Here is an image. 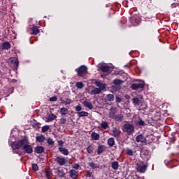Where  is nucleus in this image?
Here are the masks:
<instances>
[{
  "label": "nucleus",
  "instance_id": "obj_1",
  "mask_svg": "<svg viewBox=\"0 0 179 179\" xmlns=\"http://www.w3.org/2000/svg\"><path fill=\"white\" fill-rule=\"evenodd\" d=\"M24 143H26V140L21 139L17 142L13 143L11 144V146L13 150H16L17 149H23V146L24 145Z\"/></svg>",
  "mask_w": 179,
  "mask_h": 179
},
{
  "label": "nucleus",
  "instance_id": "obj_2",
  "mask_svg": "<svg viewBox=\"0 0 179 179\" xmlns=\"http://www.w3.org/2000/svg\"><path fill=\"white\" fill-rule=\"evenodd\" d=\"M57 171L56 174L59 178H64L65 175L68 173V169L66 168L59 167L55 169Z\"/></svg>",
  "mask_w": 179,
  "mask_h": 179
},
{
  "label": "nucleus",
  "instance_id": "obj_3",
  "mask_svg": "<svg viewBox=\"0 0 179 179\" xmlns=\"http://www.w3.org/2000/svg\"><path fill=\"white\" fill-rule=\"evenodd\" d=\"M123 131L127 134H134L135 132V126L128 123L125 124L123 125Z\"/></svg>",
  "mask_w": 179,
  "mask_h": 179
},
{
  "label": "nucleus",
  "instance_id": "obj_4",
  "mask_svg": "<svg viewBox=\"0 0 179 179\" xmlns=\"http://www.w3.org/2000/svg\"><path fill=\"white\" fill-rule=\"evenodd\" d=\"M77 73L78 76H80V77L85 76V75H87V67H86L85 66H80L77 69Z\"/></svg>",
  "mask_w": 179,
  "mask_h": 179
},
{
  "label": "nucleus",
  "instance_id": "obj_5",
  "mask_svg": "<svg viewBox=\"0 0 179 179\" xmlns=\"http://www.w3.org/2000/svg\"><path fill=\"white\" fill-rule=\"evenodd\" d=\"M55 162H56V163H57L59 166H65L68 160L66 159V158L63 157H56V158L55 159Z\"/></svg>",
  "mask_w": 179,
  "mask_h": 179
},
{
  "label": "nucleus",
  "instance_id": "obj_6",
  "mask_svg": "<svg viewBox=\"0 0 179 179\" xmlns=\"http://www.w3.org/2000/svg\"><path fill=\"white\" fill-rule=\"evenodd\" d=\"M22 150H24V153H27V155H31L33 153V147L25 143L24 146H22Z\"/></svg>",
  "mask_w": 179,
  "mask_h": 179
},
{
  "label": "nucleus",
  "instance_id": "obj_7",
  "mask_svg": "<svg viewBox=\"0 0 179 179\" xmlns=\"http://www.w3.org/2000/svg\"><path fill=\"white\" fill-rule=\"evenodd\" d=\"M146 169H148V166L139 163L136 164V170L138 173H145Z\"/></svg>",
  "mask_w": 179,
  "mask_h": 179
},
{
  "label": "nucleus",
  "instance_id": "obj_8",
  "mask_svg": "<svg viewBox=\"0 0 179 179\" xmlns=\"http://www.w3.org/2000/svg\"><path fill=\"white\" fill-rule=\"evenodd\" d=\"M143 87H145V83H139L137 84H132L131 85V88L132 89V90H138V89H143Z\"/></svg>",
  "mask_w": 179,
  "mask_h": 179
},
{
  "label": "nucleus",
  "instance_id": "obj_9",
  "mask_svg": "<svg viewBox=\"0 0 179 179\" xmlns=\"http://www.w3.org/2000/svg\"><path fill=\"white\" fill-rule=\"evenodd\" d=\"M142 100H143V96H141L139 98L134 97L132 99V103L134 106H141V104H142Z\"/></svg>",
  "mask_w": 179,
  "mask_h": 179
},
{
  "label": "nucleus",
  "instance_id": "obj_10",
  "mask_svg": "<svg viewBox=\"0 0 179 179\" xmlns=\"http://www.w3.org/2000/svg\"><path fill=\"white\" fill-rule=\"evenodd\" d=\"M136 142L139 143L141 142V143H146L148 141L146 140V138L143 136L142 134H139L136 137Z\"/></svg>",
  "mask_w": 179,
  "mask_h": 179
},
{
  "label": "nucleus",
  "instance_id": "obj_11",
  "mask_svg": "<svg viewBox=\"0 0 179 179\" xmlns=\"http://www.w3.org/2000/svg\"><path fill=\"white\" fill-rule=\"evenodd\" d=\"M99 69L106 73H110L111 72V67L106 65H102L99 67Z\"/></svg>",
  "mask_w": 179,
  "mask_h": 179
},
{
  "label": "nucleus",
  "instance_id": "obj_12",
  "mask_svg": "<svg viewBox=\"0 0 179 179\" xmlns=\"http://www.w3.org/2000/svg\"><path fill=\"white\" fill-rule=\"evenodd\" d=\"M70 177L73 179L78 178V176H79V173L76 171L75 169H71L69 171Z\"/></svg>",
  "mask_w": 179,
  "mask_h": 179
},
{
  "label": "nucleus",
  "instance_id": "obj_13",
  "mask_svg": "<svg viewBox=\"0 0 179 179\" xmlns=\"http://www.w3.org/2000/svg\"><path fill=\"white\" fill-rule=\"evenodd\" d=\"M121 135V131L120 129H117V128H113L112 130V136H114L115 138H119Z\"/></svg>",
  "mask_w": 179,
  "mask_h": 179
},
{
  "label": "nucleus",
  "instance_id": "obj_14",
  "mask_svg": "<svg viewBox=\"0 0 179 179\" xmlns=\"http://www.w3.org/2000/svg\"><path fill=\"white\" fill-rule=\"evenodd\" d=\"M95 85L96 86H97V87H99V89H100L102 92H104L106 90V84L102 83L99 81H96L95 82Z\"/></svg>",
  "mask_w": 179,
  "mask_h": 179
},
{
  "label": "nucleus",
  "instance_id": "obj_15",
  "mask_svg": "<svg viewBox=\"0 0 179 179\" xmlns=\"http://www.w3.org/2000/svg\"><path fill=\"white\" fill-rule=\"evenodd\" d=\"M106 150H107V147L106 145H99L97 149V155H101V153L106 152Z\"/></svg>",
  "mask_w": 179,
  "mask_h": 179
},
{
  "label": "nucleus",
  "instance_id": "obj_16",
  "mask_svg": "<svg viewBox=\"0 0 179 179\" xmlns=\"http://www.w3.org/2000/svg\"><path fill=\"white\" fill-rule=\"evenodd\" d=\"M116 115H115V109H114V108H111L109 110L108 117L111 118L112 120H114Z\"/></svg>",
  "mask_w": 179,
  "mask_h": 179
},
{
  "label": "nucleus",
  "instance_id": "obj_17",
  "mask_svg": "<svg viewBox=\"0 0 179 179\" xmlns=\"http://www.w3.org/2000/svg\"><path fill=\"white\" fill-rule=\"evenodd\" d=\"M10 62H12V64H13V65L15 68H17L19 66V59H17V58L10 57Z\"/></svg>",
  "mask_w": 179,
  "mask_h": 179
},
{
  "label": "nucleus",
  "instance_id": "obj_18",
  "mask_svg": "<svg viewBox=\"0 0 179 179\" xmlns=\"http://www.w3.org/2000/svg\"><path fill=\"white\" fill-rule=\"evenodd\" d=\"M111 93H115V92H118V90H121V85H112L110 87Z\"/></svg>",
  "mask_w": 179,
  "mask_h": 179
},
{
  "label": "nucleus",
  "instance_id": "obj_19",
  "mask_svg": "<svg viewBox=\"0 0 179 179\" xmlns=\"http://www.w3.org/2000/svg\"><path fill=\"white\" fill-rule=\"evenodd\" d=\"M36 142H39V143H43L44 141H45V136L43 134H41L39 136H37L36 137Z\"/></svg>",
  "mask_w": 179,
  "mask_h": 179
},
{
  "label": "nucleus",
  "instance_id": "obj_20",
  "mask_svg": "<svg viewBox=\"0 0 179 179\" xmlns=\"http://www.w3.org/2000/svg\"><path fill=\"white\" fill-rule=\"evenodd\" d=\"M55 118H57V115L52 113L46 117V122H51V121H54Z\"/></svg>",
  "mask_w": 179,
  "mask_h": 179
},
{
  "label": "nucleus",
  "instance_id": "obj_21",
  "mask_svg": "<svg viewBox=\"0 0 179 179\" xmlns=\"http://www.w3.org/2000/svg\"><path fill=\"white\" fill-rule=\"evenodd\" d=\"M83 104L87 108H89V110H93V104H92L90 102H89L87 101H85L83 102Z\"/></svg>",
  "mask_w": 179,
  "mask_h": 179
},
{
  "label": "nucleus",
  "instance_id": "obj_22",
  "mask_svg": "<svg viewBox=\"0 0 179 179\" xmlns=\"http://www.w3.org/2000/svg\"><path fill=\"white\" fill-rule=\"evenodd\" d=\"M59 150L62 155H64V156H68V155H69V150L65 148L60 147L59 148Z\"/></svg>",
  "mask_w": 179,
  "mask_h": 179
},
{
  "label": "nucleus",
  "instance_id": "obj_23",
  "mask_svg": "<svg viewBox=\"0 0 179 179\" xmlns=\"http://www.w3.org/2000/svg\"><path fill=\"white\" fill-rule=\"evenodd\" d=\"M122 83H124V80L118 78H116L113 81V84L115 86H120V85H122Z\"/></svg>",
  "mask_w": 179,
  "mask_h": 179
},
{
  "label": "nucleus",
  "instance_id": "obj_24",
  "mask_svg": "<svg viewBox=\"0 0 179 179\" xmlns=\"http://www.w3.org/2000/svg\"><path fill=\"white\" fill-rule=\"evenodd\" d=\"M1 47L3 50H10V43L6 41L2 43Z\"/></svg>",
  "mask_w": 179,
  "mask_h": 179
},
{
  "label": "nucleus",
  "instance_id": "obj_25",
  "mask_svg": "<svg viewBox=\"0 0 179 179\" xmlns=\"http://www.w3.org/2000/svg\"><path fill=\"white\" fill-rule=\"evenodd\" d=\"M44 147L43 146H36L35 148V152L36 153H38V154H40V153H44Z\"/></svg>",
  "mask_w": 179,
  "mask_h": 179
},
{
  "label": "nucleus",
  "instance_id": "obj_26",
  "mask_svg": "<svg viewBox=\"0 0 179 179\" xmlns=\"http://www.w3.org/2000/svg\"><path fill=\"white\" fill-rule=\"evenodd\" d=\"M103 92L102 90H100V88L95 87L94 90H92L90 92L91 94L95 95V94H100Z\"/></svg>",
  "mask_w": 179,
  "mask_h": 179
},
{
  "label": "nucleus",
  "instance_id": "obj_27",
  "mask_svg": "<svg viewBox=\"0 0 179 179\" xmlns=\"http://www.w3.org/2000/svg\"><path fill=\"white\" fill-rule=\"evenodd\" d=\"M91 138L94 140V141H99V139H100V134L96 133V132H92L91 134Z\"/></svg>",
  "mask_w": 179,
  "mask_h": 179
},
{
  "label": "nucleus",
  "instance_id": "obj_28",
  "mask_svg": "<svg viewBox=\"0 0 179 179\" xmlns=\"http://www.w3.org/2000/svg\"><path fill=\"white\" fill-rule=\"evenodd\" d=\"M111 167L113 170H118V167H120V164L117 161H114L111 162Z\"/></svg>",
  "mask_w": 179,
  "mask_h": 179
},
{
  "label": "nucleus",
  "instance_id": "obj_29",
  "mask_svg": "<svg viewBox=\"0 0 179 179\" xmlns=\"http://www.w3.org/2000/svg\"><path fill=\"white\" fill-rule=\"evenodd\" d=\"M114 94H108L106 95L105 100L106 101H114Z\"/></svg>",
  "mask_w": 179,
  "mask_h": 179
},
{
  "label": "nucleus",
  "instance_id": "obj_30",
  "mask_svg": "<svg viewBox=\"0 0 179 179\" xmlns=\"http://www.w3.org/2000/svg\"><path fill=\"white\" fill-rule=\"evenodd\" d=\"M108 145L110 148H113V146H114V145H115V140H114V138L111 137L108 139Z\"/></svg>",
  "mask_w": 179,
  "mask_h": 179
},
{
  "label": "nucleus",
  "instance_id": "obj_31",
  "mask_svg": "<svg viewBox=\"0 0 179 179\" xmlns=\"http://www.w3.org/2000/svg\"><path fill=\"white\" fill-rule=\"evenodd\" d=\"M77 115L79 117H88L89 115V113L86 112V111H81V112H78L77 113Z\"/></svg>",
  "mask_w": 179,
  "mask_h": 179
},
{
  "label": "nucleus",
  "instance_id": "obj_32",
  "mask_svg": "<svg viewBox=\"0 0 179 179\" xmlns=\"http://www.w3.org/2000/svg\"><path fill=\"white\" fill-rule=\"evenodd\" d=\"M115 121H117L118 122H121L124 120V115H116L115 117Z\"/></svg>",
  "mask_w": 179,
  "mask_h": 179
},
{
  "label": "nucleus",
  "instance_id": "obj_33",
  "mask_svg": "<svg viewBox=\"0 0 179 179\" xmlns=\"http://www.w3.org/2000/svg\"><path fill=\"white\" fill-rule=\"evenodd\" d=\"M45 173L46 178L48 179L52 178V171H51V170H46Z\"/></svg>",
  "mask_w": 179,
  "mask_h": 179
},
{
  "label": "nucleus",
  "instance_id": "obj_34",
  "mask_svg": "<svg viewBox=\"0 0 179 179\" xmlns=\"http://www.w3.org/2000/svg\"><path fill=\"white\" fill-rule=\"evenodd\" d=\"M32 34L37 35L40 33V29H38V27L37 26H34L31 29Z\"/></svg>",
  "mask_w": 179,
  "mask_h": 179
},
{
  "label": "nucleus",
  "instance_id": "obj_35",
  "mask_svg": "<svg viewBox=\"0 0 179 179\" xmlns=\"http://www.w3.org/2000/svg\"><path fill=\"white\" fill-rule=\"evenodd\" d=\"M60 114H61V115H66V114H68V108H62L60 109Z\"/></svg>",
  "mask_w": 179,
  "mask_h": 179
},
{
  "label": "nucleus",
  "instance_id": "obj_36",
  "mask_svg": "<svg viewBox=\"0 0 179 179\" xmlns=\"http://www.w3.org/2000/svg\"><path fill=\"white\" fill-rule=\"evenodd\" d=\"M101 128L103 129H107V128H108V123H107V122H102L101 123Z\"/></svg>",
  "mask_w": 179,
  "mask_h": 179
},
{
  "label": "nucleus",
  "instance_id": "obj_37",
  "mask_svg": "<svg viewBox=\"0 0 179 179\" xmlns=\"http://www.w3.org/2000/svg\"><path fill=\"white\" fill-rule=\"evenodd\" d=\"M93 150H94V148H93L92 145H90L87 146V153H89L90 155H92V153H93Z\"/></svg>",
  "mask_w": 179,
  "mask_h": 179
},
{
  "label": "nucleus",
  "instance_id": "obj_38",
  "mask_svg": "<svg viewBox=\"0 0 179 179\" xmlns=\"http://www.w3.org/2000/svg\"><path fill=\"white\" fill-rule=\"evenodd\" d=\"M76 86L77 89H83L85 85H83V83L78 82L76 83Z\"/></svg>",
  "mask_w": 179,
  "mask_h": 179
},
{
  "label": "nucleus",
  "instance_id": "obj_39",
  "mask_svg": "<svg viewBox=\"0 0 179 179\" xmlns=\"http://www.w3.org/2000/svg\"><path fill=\"white\" fill-rule=\"evenodd\" d=\"M62 103L66 106L68 104H71V103H72V100L70 99H66V100H62Z\"/></svg>",
  "mask_w": 179,
  "mask_h": 179
},
{
  "label": "nucleus",
  "instance_id": "obj_40",
  "mask_svg": "<svg viewBox=\"0 0 179 179\" xmlns=\"http://www.w3.org/2000/svg\"><path fill=\"white\" fill-rule=\"evenodd\" d=\"M88 164L92 169H99V166L94 162H89Z\"/></svg>",
  "mask_w": 179,
  "mask_h": 179
},
{
  "label": "nucleus",
  "instance_id": "obj_41",
  "mask_svg": "<svg viewBox=\"0 0 179 179\" xmlns=\"http://www.w3.org/2000/svg\"><path fill=\"white\" fill-rule=\"evenodd\" d=\"M127 155H128V156H134V150H132L131 148H127Z\"/></svg>",
  "mask_w": 179,
  "mask_h": 179
},
{
  "label": "nucleus",
  "instance_id": "obj_42",
  "mask_svg": "<svg viewBox=\"0 0 179 179\" xmlns=\"http://www.w3.org/2000/svg\"><path fill=\"white\" fill-rule=\"evenodd\" d=\"M31 167L34 171H38V165L37 164H32Z\"/></svg>",
  "mask_w": 179,
  "mask_h": 179
},
{
  "label": "nucleus",
  "instance_id": "obj_43",
  "mask_svg": "<svg viewBox=\"0 0 179 179\" xmlns=\"http://www.w3.org/2000/svg\"><path fill=\"white\" fill-rule=\"evenodd\" d=\"M47 143H48V145H50V146H52V145H54V140H52V138H48L47 139Z\"/></svg>",
  "mask_w": 179,
  "mask_h": 179
},
{
  "label": "nucleus",
  "instance_id": "obj_44",
  "mask_svg": "<svg viewBox=\"0 0 179 179\" xmlns=\"http://www.w3.org/2000/svg\"><path fill=\"white\" fill-rule=\"evenodd\" d=\"M48 129H50V126L45 125L42 127L41 131H42V132H47V131H48Z\"/></svg>",
  "mask_w": 179,
  "mask_h": 179
},
{
  "label": "nucleus",
  "instance_id": "obj_45",
  "mask_svg": "<svg viewBox=\"0 0 179 179\" xmlns=\"http://www.w3.org/2000/svg\"><path fill=\"white\" fill-rule=\"evenodd\" d=\"M76 111H77V113H80L82 111V106H80V105L76 106Z\"/></svg>",
  "mask_w": 179,
  "mask_h": 179
},
{
  "label": "nucleus",
  "instance_id": "obj_46",
  "mask_svg": "<svg viewBox=\"0 0 179 179\" xmlns=\"http://www.w3.org/2000/svg\"><path fill=\"white\" fill-rule=\"evenodd\" d=\"M59 124H66V119H65V117H61Z\"/></svg>",
  "mask_w": 179,
  "mask_h": 179
},
{
  "label": "nucleus",
  "instance_id": "obj_47",
  "mask_svg": "<svg viewBox=\"0 0 179 179\" xmlns=\"http://www.w3.org/2000/svg\"><path fill=\"white\" fill-rule=\"evenodd\" d=\"M57 96H52V97H50V101H57Z\"/></svg>",
  "mask_w": 179,
  "mask_h": 179
},
{
  "label": "nucleus",
  "instance_id": "obj_48",
  "mask_svg": "<svg viewBox=\"0 0 179 179\" xmlns=\"http://www.w3.org/2000/svg\"><path fill=\"white\" fill-rule=\"evenodd\" d=\"M80 166L79 165V164H74L72 166V167H73V169H75V170H78Z\"/></svg>",
  "mask_w": 179,
  "mask_h": 179
},
{
  "label": "nucleus",
  "instance_id": "obj_49",
  "mask_svg": "<svg viewBox=\"0 0 179 179\" xmlns=\"http://www.w3.org/2000/svg\"><path fill=\"white\" fill-rule=\"evenodd\" d=\"M121 101H122V99H121V97H120V96H116L115 97V102L116 103H121Z\"/></svg>",
  "mask_w": 179,
  "mask_h": 179
},
{
  "label": "nucleus",
  "instance_id": "obj_50",
  "mask_svg": "<svg viewBox=\"0 0 179 179\" xmlns=\"http://www.w3.org/2000/svg\"><path fill=\"white\" fill-rule=\"evenodd\" d=\"M138 125L143 127V125H145V122L143 120H140L138 122Z\"/></svg>",
  "mask_w": 179,
  "mask_h": 179
},
{
  "label": "nucleus",
  "instance_id": "obj_51",
  "mask_svg": "<svg viewBox=\"0 0 179 179\" xmlns=\"http://www.w3.org/2000/svg\"><path fill=\"white\" fill-rule=\"evenodd\" d=\"M86 174H87V177L90 178V177H92V176L93 173H92V172L87 171L86 172Z\"/></svg>",
  "mask_w": 179,
  "mask_h": 179
},
{
  "label": "nucleus",
  "instance_id": "obj_52",
  "mask_svg": "<svg viewBox=\"0 0 179 179\" xmlns=\"http://www.w3.org/2000/svg\"><path fill=\"white\" fill-rule=\"evenodd\" d=\"M59 143H60V145H64V142H62V141H59Z\"/></svg>",
  "mask_w": 179,
  "mask_h": 179
},
{
  "label": "nucleus",
  "instance_id": "obj_53",
  "mask_svg": "<svg viewBox=\"0 0 179 179\" xmlns=\"http://www.w3.org/2000/svg\"><path fill=\"white\" fill-rule=\"evenodd\" d=\"M14 153H17V155H19V152L17 151H14Z\"/></svg>",
  "mask_w": 179,
  "mask_h": 179
},
{
  "label": "nucleus",
  "instance_id": "obj_54",
  "mask_svg": "<svg viewBox=\"0 0 179 179\" xmlns=\"http://www.w3.org/2000/svg\"><path fill=\"white\" fill-rule=\"evenodd\" d=\"M125 97H126V99H129V96H128V95L126 96Z\"/></svg>",
  "mask_w": 179,
  "mask_h": 179
},
{
  "label": "nucleus",
  "instance_id": "obj_55",
  "mask_svg": "<svg viewBox=\"0 0 179 179\" xmlns=\"http://www.w3.org/2000/svg\"><path fill=\"white\" fill-rule=\"evenodd\" d=\"M0 48H1V45H0Z\"/></svg>",
  "mask_w": 179,
  "mask_h": 179
}]
</instances>
